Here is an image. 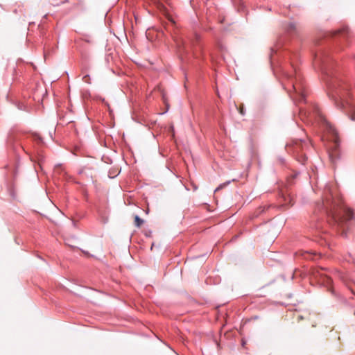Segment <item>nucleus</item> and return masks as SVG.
Returning <instances> with one entry per match:
<instances>
[{
    "instance_id": "obj_13",
    "label": "nucleus",
    "mask_w": 355,
    "mask_h": 355,
    "mask_svg": "<svg viewBox=\"0 0 355 355\" xmlns=\"http://www.w3.org/2000/svg\"><path fill=\"white\" fill-rule=\"evenodd\" d=\"M11 196H12L13 198H15V195L13 192H11Z\"/></svg>"
},
{
    "instance_id": "obj_4",
    "label": "nucleus",
    "mask_w": 355,
    "mask_h": 355,
    "mask_svg": "<svg viewBox=\"0 0 355 355\" xmlns=\"http://www.w3.org/2000/svg\"><path fill=\"white\" fill-rule=\"evenodd\" d=\"M286 76L289 79L287 85H291L293 89L294 90L295 93L298 95V97H295L293 94H290L291 97L293 99L296 98L299 101H304L305 96L304 92L301 88V86L298 83H294L293 80L291 78V76L290 75H286Z\"/></svg>"
},
{
    "instance_id": "obj_9",
    "label": "nucleus",
    "mask_w": 355,
    "mask_h": 355,
    "mask_svg": "<svg viewBox=\"0 0 355 355\" xmlns=\"http://www.w3.org/2000/svg\"><path fill=\"white\" fill-rule=\"evenodd\" d=\"M33 137H34V139H35L40 140V136H39L37 134H34V135H33Z\"/></svg>"
},
{
    "instance_id": "obj_2",
    "label": "nucleus",
    "mask_w": 355,
    "mask_h": 355,
    "mask_svg": "<svg viewBox=\"0 0 355 355\" xmlns=\"http://www.w3.org/2000/svg\"><path fill=\"white\" fill-rule=\"evenodd\" d=\"M318 209L327 215L328 225L334 234L347 236L354 219V213L336 189L329 187L324 189L322 202L318 205Z\"/></svg>"
},
{
    "instance_id": "obj_11",
    "label": "nucleus",
    "mask_w": 355,
    "mask_h": 355,
    "mask_svg": "<svg viewBox=\"0 0 355 355\" xmlns=\"http://www.w3.org/2000/svg\"><path fill=\"white\" fill-rule=\"evenodd\" d=\"M240 112H241V114H244L243 109V108H241Z\"/></svg>"
},
{
    "instance_id": "obj_12",
    "label": "nucleus",
    "mask_w": 355,
    "mask_h": 355,
    "mask_svg": "<svg viewBox=\"0 0 355 355\" xmlns=\"http://www.w3.org/2000/svg\"><path fill=\"white\" fill-rule=\"evenodd\" d=\"M150 234H151V232H149V233H146V235L148 236H150Z\"/></svg>"
},
{
    "instance_id": "obj_5",
    "label": "nucleus",
    "mask_w": 355,
    "mask_h": 355,
    "mask_svg": "<svg viewBox=\"0 0 355 355\" xmlns=\"http://www.w3.org/2000/svg\"><path fill=\"white\" fill-rule=\"evenodd\" d=\"M336 34H340L343 37H349V30L348 27H343L341 29L337 31Z\"/></svg>"
},
{
    "instance_id": "obj_6",
    "label": "nucleus",
    "mask_w": 355,
    "mask_h": 355,
    "mask_svg": "<svg viewBox=\"0 0 355 355\" xmlns=\"http://www.w3.org/2000/svg\"><path fill=\"white\" fill-rule=\"evenodd\" d=\"M320 281H321L322 284H324L327 286H329L331 284V279L327 275H321Z\"/></svg>"
},
{
    "instance_id": "obj_10",
    "label": "nucleus",
    "mask_w": 355,
    "mask_h": 355,
    "mask_svg": "<svg viewBox=\"0 0 355 355\" xmlns=\"http://www.w3.org/2000/svg\"><path fill=\"white\" fill-rule=\"evenodd\" d=\"M295 25L293 24H290L289 26V30H294L295 29Z\"/></svg>"
},
{
    "instance_id": "obj_1",
    "label": "nucleus",
    "mask_w": 355,
    "mask_h": 355,
    "mask_svg": "<svg viewBox=\"0 0 355 355\" xmlns=\"http://www.w3.org/2000/svg\"><path fill=\"white\" fill-rule=\"evenodd\" d=\"M314 62L326 76L328 95L335 105L355 121V99L353 94L348 83L331 71V58L329 55L323 52L316 54Z\"/></svg>"
},
{
    "instance_id": "obj_8",
    "label": "nucleus",
    "mask_w": 355,
    "mask_h": 355,
    "mask_svg": "<svg viewBox=\"0 0 355 355\" xmlns=\"http://www.w3.org/2000/svg\"><path fill=\"white\" fill-rule=\"evenodd\" d=\"M89 79V76L88 75H86L83 77V80L86 82V83H89L88 82V80Z\"/></svg>"
},
{
    "instance_id": "obj_7",
    "label": "nucleus",
    "mask_w": 355,
    "mask_h": 355,
    "mask_svg": "<svg viewBox=\"0 0 355 355\" xmlns=\"http://www.w3.org/2000/svg\"><path fill=\"white\" fill-rule=\"evenodd\" d=\"M144 222V220L138 216H135V225L136 227H140L143 225Z\"/></svg>"
},
{
    "instance_id": "obj_3",
    "label": "nucleus",
    "mask_w": 355,
    "mask_h": 355,
    "mask_svg": "<svg viewBox=\"0 0 355 355\" xmlns=\"http://www.w3.org/2000/svg\"><path fill=\"white\" fill-rule=\"evenodd\" d=\"M326 130L329 135V139L331 141V146L329 148V157L333 164H336L341 155L340 148V138L336 129L331 123L326 122Z\"/></svg>"
}]
</instances>
